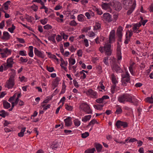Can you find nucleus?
<instances>
[{
    "label": "nucleus",
    "mask_w": 153,
    "mask_h": 153,
    "mask_svg": "<svg viewBox=\"0 0 153 153\" xmlns=\"http://www.w3.org/2000/svg\"><path fill=\"white\" fill-rule=\"evenodd\" d=\"M111 80L113 84H116L118 83V81L116 80V76L114 74H112L111 75Z\"/></svg>",
    "instance_id": "nucleus-24"
},
{
    "label": "nucleus",
    "mask_w": 153,
    "mask_h": 153,
    "mask_svg": "<svg viewBox=\"0 0 153 153\" xmlns=\"http://www.w3.org/2000/svg\"><path fill=\"white\" fill-rule=\"evenodd\" d=\"M85 16L82 14H80L78 16V20L80 22H82L84 20Z\"/></svg>",
    "instance_id": "nucleus-28"
},
{
    "label": "nucleus",
    "mask_w": 153,
    "mask_h": 153,
    "mask_svg": "<svg viewBox=\"0 0 153 153\" xmlns=\"http://www.w3.org/2000/svg\"><path fill=\"white\" fill-rule=\"evenodd\" d=\"M69 61L70 64H71L72 65L75 64V60L74 59L70 58L69 59Z\"/></svg>",
    "instance_id": "nucleus-39"
},
{
    "label": "nucleus",
    "mask_w": 153,
    "mask_h": 153,
    "mask_svg": "<svg viewBox=\"0 0 153 153\" xmlns=\"http://www.w3.org/2000/svg\"><path fill=\"white\" fill-rule=\"evenodd\" d=\"M10 1H6V2L4 3L3 4V5L5 7V10H7L8 9V4L10 3Z\"/></svg>",
    "instance_id": "nucleus-33"
},
{
    "label": "nucleus",
    "mask_w": 153,
    "mask_h": 153,
    "mask_svg": "<svg viewBox=\"0 0 153 153\" xmlns=\"http://www.w3.org/2000/svg\"><path fill=\"white\" fill-rule=\"evenodd\" d=\"M60 80V79L58 77H57L56 78L54 82L53 83V86L55 87H57L59 84V82Z\"/></svg>",
    "instance_id": "nucleus-18"
},
{
    "label": "nucleus",
    "mask_w": 153,
    "mask_h": 153,
    "mask_svg": "<svg viewBox=\"0 0 153 153\" xmlns=\"http://www.w3.org/2000/svg\"><path fill=\"white\" fill-rule=\"evenodd\" d=\"M130 95L128 94H124L119 96L118 98V101L121 103H124L126 101L128 102H131Z\"/></svg>",
    "instance_id": "nucleus-2"
},
{
    "label": "nucleus",
    "mask_w": 153,
    "mask_h": 153,
    "mask_svg": "<svg viewBox=\"0 0 153 153\" xmlns=\"http://www.w3.org/2000/svg\"><path fill=\"white\" fill-rule=\"evenodd\" d=\"M7 62H8V63H12V64L14 63L13 59L11 58H10L8 59L7 60Z\"/></svg>",
    "instance_id": "nucleus-62"
},
{
    "label": "nucleus",
    "mask_w": 153,
    "mask_h": 153,
    "mask_svg": "<svg viewBox=\"0 0 153 153\" xmlns=\"http://www.w3.org/2000/svg\"><path fill=\"white\" fill-rule=\"evenodd\" d=\"M42 106V107L44 108L43 110H46L47 109L50 108L51 105L50 104H48L47 105H43Z\"/></svg>",
    "instance_id": "nucleus-48"
},
{
    "label": "nucleus",
    "mask_w": 153,
    "mask_h": 153,
    "mask_svg": "<svg viewBox=\"0 0 153 153\" xmlns=\"http://www.w3.org/2000/svg\"><path fill=\"white\" fill-rule=\"evenodd\" d=\"M130 78L129 77H127L126 76L123 77L121 80L122 84L124 86H126L127 83L129 81Z\"/></svg>",
    "instance_id": "nucleus-10"
},
{
    "label": "nucleus",
    "mask_w": 153,
    "mask_h": 153,
    "mask_svg": "<svg viewBox=\"0 0 153 153\" xmlns=\"http://www.w3.org/2000/svg\"><path fill=\"white\" fill-rule=\"evenodd\" d=\"M96 121V120L95 119H93L91 120L90 122L89 123L88 125L86 127L87 128H88L89 126L94 124L95 123Z\"/></svg>",
    "instance_id": "nucleus-42"
},
{
    "label": "nucleus",
    "mask_w": 153,
    "mask_h": 153,
    "mask_svg": "<svg viewBox=\"0 0 153 153\" xmlns=\"http://www.w3.org/2000/svg\"><path fill=\"white\" fill-rule=\"evenodd\" d=\"M111 46L110 44H105L104 46V50L105 51L106 54L108 56H110L111 54Z\"/></svg>",
    "instance_id": "nucleus-4"
},
{
    "label": "nucleus",
    "mask_w": 153,
    "mask_h": 153,
    "mask_svg": "<svg viewBox=\"0 0 153 153\" xmlns=\"http://www.w3.org/2000/svg\"><path fill=\"white\" fill-rule=\"evenodd\" d=\"M56 39L57 42H59L62 40L61 36L59 35H58Z\"/></svg>",
    "instance_id": "nucleus-56"
},
{
    "label": "nucleus",
    "mask_w": 153,
    "mask_h": 153,
    "mask_svg": "<svg viewBox=\"0 0 153 153\" xmlns=\"http://www.w3.org/2000/svg\"><path fill=\"white\" fill-rule=\"evenodd\" d=\"M3 36L1 38L4 40H7L9 39L10 37V35H9L8 33L7 32H4L3 33Z\"/></svg>",
    "instance_id": "nucleus-14"
},
{
    "label": "nucleus",
    "mask_w": 153,
    "mask_h": 153,
    "mask_svg": "<svg viewBox=\"0 0 153 153\" xmlns=\"http://www.w3.org/2000/svg\"><path fill=\"white\" fill-rule=\"evenodd\" d=\"M95 147L98 152H100L101 151L102 146L99 143L95 144Z\"/></svg>",
    "instance_id": "nucleus-20"
},
{
    "label": "nucleus",
    "mask_w": 153,
    "mask_h": 153,
    "mask_svg": "<svg viewBox=\"0 0 153 153\" xmlns=\"http://www.w3.org/2000/svg\"><path fill=\"white\" fill-rule=\"evenodd\" d=\"M116 6L114 7V8L117 10H120L122 8L121 6V4L119 1L116 2Z\"/></svg>",
    "instance_id": "nucleus-21"
},
{
    "label": "nucleus",
    "mask_w": 153,
    "mask_h": 153,
    "mask_svg": "<svg viewBox=\"0 0 153 153\" xmlns=\"http://www.w3.org/2000/svg\"><path fill=\"white\" fill-rule=\"evenodd\" d=\"M29 55L30 57H33V47L32 46H30L29 47Z\"/></svg>",
    "instance_id": "nucleus-26"
},
{
    "label": "nucleus",
    "mask_w": 153,
    "mask_h": 153,
    "mask_svg": "<svg viewBox=\"0 0 153 153\" xmlns=\"http://www.w3.org/2000/svg\"><path fill=\"white\" fill-rule=\"evenodd\" d=\"M137 141V140L135 138H132L130 139L129 140V142L133 143L135 141Z\"/></svg>",
    "instance_id": "nucleus-63"
},
{
    "label": "nucleus",
    "mask_w": 153,
    "mask_h": 153,
    "mask_svg": "<svg viewBox=\"0 0 153 153\" xmlns=\"http://www.w3.org/2000/svg\"><path fill=\"white\" fill-rule=\"evenodd\" d=\"M58 147L57 143L56 144H55L53 146L51 145L50 146V148H52V149H54L55 148H57Z\"/></svg>",
    "instance_id": "nucleus-61"
},
{
    "label": "nucleus",
    "mask_w": 153,
    "mask_h": 153,
    "mask_svg": "<svg viewBox=\"0 0 153 153\" xmlns=\"http://www.w3.org/2000/svg\"><path fill=\"white\" fill-rule=\"evenodd\" d=\"M130 97L131 98V102H129L133 103L134 105H137L138 103L137 100L135 99L134 98H133L132 99V97L131 96H130Z\"/></svg>",
    "instance_id": "nucleus-27"
},
{
    "label": "nucleus",
    "mask_w": 153,
    "mask_h": 153,
    "mask_svg": "<svg viewBox=\"0 0 153 153\" xmlns=\"http://www.w3.org/2000/svg\"><path fill=\"white\" fill-rule=\"evenodd\" d=\"M123 31V28L122 27L120 26L117 29V34L118 36H122V31Z\"/></svg>",
    "instance_id": "nucleus-15"
},
{
    "label": "nucleus",
    "mask_w": 153,
    "mask_h": 153,
    "mask_svg": "<svg viewBox=\"0 0 153 153\" xmlns=\"http://www.w3.org/2000/svg\"><path fill=\"white\" fill-rule=\"evenodd\" d=\"M127 33H126V39L125 40L124 43L126 44H127L128 43V42L130 41V39L129 38H128V36L127 35Z\"/></svg>",
    "instance_id": "nucleus-49"
},
{
    "label": "nucleus",
    "mask_w": 153,
    "mask_h": 153,
    "mask_svg": "<svg viewBox=\"0 0 153 153\" xmlns=\"http://www.w3.org/2000/svg\"><path fill=\"white\" fill-rule=\"evenodd\" d=\"M103 100L102 98L97 99L96 100V102L99 103H103Z\"/></svg>",
    "instance_id": "nucleus-53"
},
{
    "label": "nucleus",
    "mask_w": 153,
    "mask_h": 153,
    "mask_svg": "<svg viewBox=\"0 0 153 153\" xmlns=\"http://www.w3.org/2000/svg\"><path fill=\"white\" fill-rule=\"evenodd\" d=\"M15 29V26L13 24L12 25L11 27L9 28L8 30L11 33H13L14 30Z\"/></svg>",
    "instance_id": "nucleus-37"
},
{
    "label": "nucleus",
    "mask_w": 153,
    "mask_h": 153,
    "mask_svg": "<svg viewBox=\"0 0 153 153\" xmlns=\"http://www.w3.org/2000/svg\"><path fill=\"white\" fill-rule=\"evenodd\" d=\"M65 105V109L68 111H71L72 109V107L71 106H69L68 105L66 104Z\"/></svg>",
    "instance_id": "nucleus-46"
},
{
    "label": "nucleus",
    "mask_w": 153,
    "mask_h": 153,
    "mask_svg": "<svg viewBox=\"0 0 153 153\" xmlns=\"http://www.w3.org/2000/svg\"><path fill=\"white\" fill-rule=\"evenodd\" d=\"M82 51L81 50H79L77 52V54L79 56L81 57L82 56Z\"/></svg>",
    "instance_id": "nucleus-54"
},
{
    "label": "nucleus",
    "mask_w": 153,
    "mask_h": 153,
    "mask_svg": "<svg viewBox=\"0 0 153 153\" xmlns=\"http://www.w3.org/2000/svg\"><path fill=\"white\" fill-rule=\"evenodd\" d=\"M56 36V34H52L51 35V36H48V39L49 40L52 41L53 42L55 43L56 41L55 39V38Z\"/></svg>",
    "instance_id": "nucleus-22"
},
{
    "label": "nucleus",
    "mask_w": 153,
    "mask_h": 153,
    "mask_svg": "<svg viewBox=\"0 0 153 153\" xmlns=\"http://www.w3.org/2000/svg\"><path fill=\"white\" fill-rule=\"evenodd\" d=\"M132 3V0H124L123 4L124 5L123 7L126 9L128 8L129 6Z\"/></svg>",
    "instance_id": "nucleus-9"
},
{
    "label": "nucleus",
    "mask_w": 153,
    "mask_h": 153,
    "mask_svg": "<svg viewBox=\"0 0 153 153\" xmlns=\"http://www.w3.org/2000/svg\"><path fill=\"white\" fill-rule=\"evenodd\" d=\"M47 70H48V71L50 72H53V71H54V68L53 67H48V66L47 67Z\"/></svg>",
    "instance_id": "nucleus-52"
},
{
    "label": "nucleus",
    "mask_w": 153,
    "mask_h": 153,
    "mask_svg": "<svg viewBox=\"0 0 153 153\" xmlns=\"http://www.w3.org/2000/svg\"><path fill=\"white\" fill-rule=\"evenodd\" d=\"M4 26V21H2L0 23V29H2Z\"/></svg>",
    "instance_id": "nucleus-55"
},
{
    "label": "nucleus",
    "mask_w": 153,
    "mask_h": 153,
    "mask_svg": "<svg viewBox=\"0 0 153 153\" xmlns=\"http://www.w3.org/2000/svg\"><path fill=\"white\" fill-rule=\"evenodd\" d=\"M20 60L22 62H26L28 61V59H24L23 57H21L20 58Z\"/></svg>",
    "instance_id": "nucleus-60"
},
{
    "label": "nucleus",
    "mask_w": 153,
    "mask_h": 153,
    "mask_svg": "<svg viewBox=\"0 0 153 153\" xmlns=\"http://www.w3.org/2000/svg\"><path fill=\"white\" fill-rule=\"evenodd\" d=\"M77 24V23H76V21L74 20L71 21L70 22V25L71 26H76Z\"/></svg>",
    "instance_id": "nucleus-44"
},
{
    "label": "nucleus",
    "mask_w": 153,
    "mask_h": 153,
    "mask_svg": "<svg viewBox=\"0 0 153 153\" xmlns=\"http://www.w3.org/2000/svg\"><path fill=\"white\" fill-rule=\"evenodd\" d=\"M32 18H33L31 16H30L29 15H27L26 17V19L27 20V21L28 22H32V21L31 20Z\"/></svg>",
    "instance_id": "nucleus-40"
},
{
    "label": "nucleus",
    "mask_w": 153,
    "mask_h": 153,
    "mask_svg": "<svg viewBox=\"0 0 153 153\" xmlns=\"http://www.w3.org/2000/svg\"><path fill=\"white\" fill-rule=\"evenodd\" d=\"M122 111H123L122 108L120 107H119L117 108L116 111L115 112V113L118 115L122 113Z\"/></svg>",
    "instance_id": "nucleus-29"
},
{
    "label": "nucleus",
    "mask_w": 153,
    "mask_h": 153,
    "mask_svg": "<svg viewBox=\"0 0 153 153\" xmlns=\"http://www.w3.org/2000/svg\"><path fill=\"white\" fill-rule=\"evenodd\" d=\"M114 36L115 30H112L111 31L109 36V40L110 43H111V41H112L113 39L114 40Z\"/></svg>",
    "instance_id": "nucleus-11"
},
{
    "label": "nucleus",
    "mask_w": 153,
    "mask_h": 153,
    "mask_svg": "<svg viewBox=\"0 0 153 153\" xmlns=\"http://www.w3.org/2000/svg\"><path fill=\"white\" fill-rule=\"evenodd\" d=\"M112 69L114 70L117 72L120 70L121 68L118 65L115 63H114L112 67Z\"/></svg>",
    "instance_id": "nucleus-19"
},
{
    "label": "nucleus",
    "mask_w": 153,
    "mask_h": 153,
    "mask_svg": "<svg viewBox=\"0 0 153 153\" xmlns=\"http://www.w3.org/2000/svg\"><path fill=\"white\" fill-rule=\"evenodd\" d=\"M16 39L17 41H19V42L21 43H24L25 42L24 40L23 39L19 38L17 37Z\"/></svg>",
    "instance_id": "nucleus-51"
},
{
    "label": "nucleus",
    "mask_w": 153,
    "mask_h": 153,
    "mask_svg": "<svg viewBox=\"0 0 153 153\" xmlns=\"http://www.w3.org/2000/svg\"><path fill=\"white\" fill-rule=\"evenodd\" d=\"M116 126L118 128H119L120 126H123V128H125L128 127V123L126 122L121 121L118 120L117 121Z\"/></svg>",
    "instance_id": "nucleus-5"
},
{
    "label": "nucleus",
    "mask_w": 153,
    "mask_h": 153,
    "mask_svg": "<svg viewBox=\"0 0 153 153\" xmlns=\"http://www.w3.org/2000/svg\"><path fill=\"white\" fill-rule=\"evenodd\" d=\"M79 108L81 110L88 114L92 113V111L89 106L86 103L81 104L79 106Z\"/></svg>",
    "instance_id": "nucleus-3"
},
{
    "label": "nucleus",
    "mask_w": 153,
    "mask_h": 153,
    "mask_svg": "<svg viewBox=\"0 0 153 153\" xmlns=\"http://www.w3.org/2000/svg\"><path fill=\"white\" fill-rule=\"evenodd\" d=\"M108 56H106L105 57L103 60V62L105 65H107L108 64Z\"/></svg>",
    "instance_id": "nucleus-45"
},
{
    "label": "nucleus",
    "mask_w": 153,
    "mask_h": 153,
    "mask_svg": "<svg viewBox=\"0 0 153 153\" xmlns=\"http://www.w3.org/2000/svg\"><path fill=\"white\" fill-rule=\"evenodd\" d=\"M101 28V25L98 23H96L94 27V30H97Z\"/></svg>",
    "instance_id": "nucleus-30"
},
{
    "label": "nucleus",
    "mask_w": 153,
    "mask_h": 153,
    "mask_svg": "<svg viewBox=\"0 0 153 153\" xmlns=\"http://www.w3.org/2000/svg\"><path fill=\"white\" fill-rule=\"evenodd\" d=\"M19 54L22 56H26L27 55V54L25 53L23 51H20L19 52Z\"/></svg>",
    "instance_id": "nucleus-58"
},
{
    "label": "nucleus",
    "mask_w": 153,
    "mask_h": 153,
    "mask_svg": "<svg viewBox=\"0 0 153 153\" xmlns=\"http://www.w3.org/2000/svg\"><path fill=\"white\" fill-rule=\"evenodd\" d=\"M95 151V149L94 148H93L91 149H88L86 150L85 152V153H94Z\"/></svg>",
    "instance_id": "nucleus-32"
},
{
    "label": "nucleus",
    "mask_w": 153,
    "mask_h": 153,
    "mask_svg": "<svg viewBox=\"0 0 153 153\" xmlns=\"http://www.w3.org/2000/svg\"><path fill=\"white\" fill-rule=\"evenodd\" d=\"M102 7L103 9L107 10L110 7L109 4V3H103L102 4Z\"/></svg>",
    "instance_id": "nucleus-25"
},
{
    "label": "nucleus",
    "mask_w": 153,
    "mask_h": 153,
    "mask_svg": "<svg viewBox=\"0 0 153 153\" xmlns=\"http://www.w3.org/2000/svg\"><path fill=\"white\" fill-rule=\"evenodd\" d=\"M146 100L147 102L150 103H153V98H152V96L151 97H148L146 98Z\"/></svg>",
    "instance_id": "nucleus-31"
},
{
    "label": "nucleus",
    "mask_w": 153,
    "mask_h": 153,
    "mask_svg": "<svg viewBox=\"0 0 153 153\" xmlns=\"http://www.w3.org/2000/svg\"><path fill=\"white\" fill-rule=\"evenodd\" d=\"M15 75V74L13 73L11 74L10 77L6 82L5 87L7 88L8 89L12 88L15 85L14 77Z\"/></svg>",
    "instance_id": "nucleus-1"
},
{
    "label": "nucleus",
    "mask_w": 153,
    "mask_h": 153,
    "mask_svg": "<svg viewBox=\"0 0 153 153\" xmlns=\"http://www.w3.org/2000/svg\"><path fill=\"white\" fill-rule=\"evenodd\" d=\"M48 21V19L45 18L41 20L40 22L42 24L44 25L47 23Z\"/></svg>",
    "instance_id": "nucleus-41"
},
{
    "label": "nucleus",
    "mask_w": 153,
    "mask_h": 153,
    "mask_svg": "<svg viewBox=\"0 0 153 153\" xmlns=\"http://www.w3.org/2000/svg\"><path fill=\"white\" fill-rule=\"evenodd\" d=\"M9 115L7 112L5 111L4 110L0 111V116L3 117H5L6 116H8Z\"/></svg>",
    "instance_id": "nucleus-17"
},
{
    "label": "nucleus",
    "mask_w": 153,
    "mask_h": 153,
    "mask_svg": "<svg viewBox=\"0 0 153 153\" xmlns=\"http://www.w3.org/2000/svg\"><path fill=\"white\" fill-rule=\"evenodd\" d=\"M34 53L35 55L38 57H41L42 59L45 57V55L40 51L38 50L36 48H34Z\"/></svg>",
    "instance_id": "nucleus-8"
},
{
    "label": "nucleus",
    "mask_w": 153,
    "mask_h": 153,
    "mask_svg": "<svg viewBox=\"0 0 153 153\" xmlns=\"http://www.w3.org/2000/svg\"><path fill=\"white\" fill-rule=\"evenodd\" d=\"M31 8L34 11H36L37 10L38 7L37 5L34 4L31 6Z\"/></svg>",
    "instance_id": "nucleus-43"
},
{
    "label": "nucleus",
    "mask_w": 153,
    "mask_h": 153,
    "mask_svg": "<svg viewBox=\"0 0 153 153\" xmlns=\"http://www.w3.org/2000/svg\"><path fill=\"white\" fill-rule=\"evenodd\" d=\"M116 2L117 1L114 0L111 1L109 3V6H111L113 8H114V7H115V6H116L115 5Z\"/></svg>",
    "instance_id": "nucleus-35"
},
{
    "label": "nucleus",
    "mask_w": 153,
    "mask_h": 153,
    "mask_svg": "<svg viewBox=\"0 0 153 153\" xmlns=\"http://www.w3.org/2000/svg\"><path fill=\"white\" fill-rule=\"evenodd\" d=\"M88 95H90L92 98H97V94L96 92L94 91L91 89H89L86 93Z\"/></svg>",
    "instance_id": "nucleus-6"
},
{
    "label": "nucleus",
    "mask_w": 153,
    "mask_h": 153,
    "mask_svg": "<svg viewBox=\"0 0 153 153\" xmlns=\"http://www.w3.org/2000/svg\"><path fill=\"white\" fill-rule=\"evenodd\" d=\"M103 82V81L102 80L100 82V87L101 88L102 90H104L105 88V87L102 84Z\"/></svg>",
    "instance_id": "nucleus-59"
},
{
    "label": "nucleus",
    "mask_w": 153,
    "mask_h": 153,
    "mask_svg": "<svg viewBox=\"0 0 153 153\" xmlns=\"http://www.w3.org/2000/svg\"><path fill=\"white\" fill-rule=\"evenodd\" d=\"M103 17L105 21L110 22L112 21L111 15L108 13H105L103 15Z\"/></svg>",
    "instance_id": "nucleus-7"
},
{
    "label": "nucleus",
    "mask_w": 153,
    "mask_h": 153,
    "mask_svg": "<svg viewBox=\"0 0 153 153\" xmlns=\"http://www.w3.org/2000/svg\"><path fill=\"white\" fill-rule=\"evenodd\" d=\"M96 11L97 12V13L100 15H101L102 14V12L100 10L97 8H96Z\"/></svg>",
    "instance_id": "nucleus-64"
},
{
    "label": "nucleus",
    "mask_w": 153,
    "mask_h": 153,
    "mask_svg": "<svg viewBox=\"0 0 153 153\" xmlns=\"http://www.w3.org/2000/svg\"><path fill=\"white\" fill-rule=\"evenodd\" d=\"M89 133L88 132H85L84 133L82 134H81L82 137L83 138H85L89 136Z\"/></svg>",
    "instance_id": "nucleus-36"
},
{
    "label": "nucleus",
    "mask_w": 153,
    "mask_h": 153,
    "mask_svg": "<svg viewBox=\"0 0 153 153\" xmlns=\"http://www.w3.org/2000/svg\"><path fill=\"white\" fill-rule=\"evenodd\" d=\"M71 117H68L67 118L64 120L65 123V125L66 126H71V124L70 123V122H71Z\"/></svg>",
    "instance_id": "nucleus-12"
},
{
    "label": "nucleus",
    "mask_w": 153,
    "mask_h": 153,
    "mask_svg": "<svg viewBox=\"0 0 153 153\" xmlns=\"http://www.w3.org/2000/svg\"><path fill=\"white\" fill-rule=\"evenodd\" d=\"M117 57L118 60H120L122 58L120 48H117Z\"/></svg>",
    "instance_id": "nucleus-13"
},
{
    "label": "nucleus",
    "mask_w": 153,
    "mask_h": 153,
    "mask_svg": "<svg viewBox=\"0 0 153 153\" xmlns=\"http://www.w3.org/2000/svg\"><path fill=\"white\" fill-rule=\"evenodd\" d=\"M91 117V115L85 116L84 118H82V121L83 122H86L87 121L89 120Z\"/></svg>",
    "instance_id": "nucleus-23"
},
{
    "label": "nucleus",
    "mask_w": 153,
    "mask_h": 153,
    "mask_svg": "<svg viewBox=\"0 0 153 153\" xmlns=\"http://www.w3.org/2000/svg\"><path fill=\"white\" fill-rule=\"evenodd\" d=\"M73 81L74 85L76 87L78 88L79 87V85L77 81L75 79H74Z\"/></svg>",
    "instance_id": "nucleus-57"
},
{
    "label": "nucleus",
    "mask_w": 153,
    "mask_h": 153,
    "mask_svg": "<svg viewBox=\"0 0 153 153\" xmlns=\"http://www.w3.org/2000/svg\"><path fill=\"white\" fill-rule=\"evenodd\" d=\"M135 6L133 5L132 7L128 10L127 12V14L128 15H130L133 12Z\"/></svg>",
    "instance_id": "nucleus-34"
},
{
    "label": "nucleus",
    "mask_w": 153,
    "mask_h": 153,
    "mask_svg": "<svg viewBox=\"0 0 153 153\" xmlns=\"http://www.w3.org/2000/svg\"><path fill=\"white\" fill-rule=\"evenodd\" d=\"M3 104L4 108L7 109L10 107V104L5 100H3Z\"/></svg>",
    "instance_id": "nucleus-16"
},
{
    "label": "nucleus",
    "mask_w": 153,
    "mask_h": 153,
    "mask_svg": "<svg viewBox=\"0 0 153 153\" xmlns=\"http://www.w3.org/2000/svg\"><path fill=\"white\" fill-rule=\"evenodd\" d=\"M43 27L45 29L49 30V29H51L52 27L51 25L48 24L44 26Z\"/></svg>",
    "instance_id": "nucleus-47"
},
{
    "label": "nucleus",
    "mask_w": 153,
    "mask_h": 153,
    "mask_svg": "<svg viewBox=\"0 0 153 153\" xmlns=\"http://www.w3.org/2000/svg\"><path fill=\"white\" fill-rule=\"evenodd\" d=\"M74 123L75 125L77 126H79L80 124V121L76 119L74 120Z\"/></svg>",
    "instance_id": "nucleus-38"
},
{
    "label": "nucleus",
    "mask_w": 153,
    "mask_h": 153,
    "mask_svg": "<svg viewBox=\"0 0 153 153\" xmlns=\"http://www.w3.org/2000/svg\"><path fill=\"white\" fill-rule=\"evenodd\" d=\"M98 105H99V104H97V105H94V106L95 109H96L97 110H102V108L100 107V106H98Z\"/></svg>",
    "instance_id": "nucleus-50"
}]
</instances>
